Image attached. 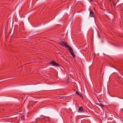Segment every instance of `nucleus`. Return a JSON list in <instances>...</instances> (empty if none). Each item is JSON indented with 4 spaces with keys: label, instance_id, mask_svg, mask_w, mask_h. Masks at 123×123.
<instances>
[{
    "label": "nucleus",
    "instance_id": "1",
    "mask_svg": "<svg viewBox=\"0 0 123 123\" xmlns=\"http://www.w3.org/2000/svg\"><path fill=\"white\" fill-rule=\"evenodd\" d=\"M71 54L72 55V56L74 58H75V55L74 54V52L73 51V50L72 48H70L68 50Z\"/></svg>",
    "mask_w": 123,
    "mask_h": 123
},
{
    "label": "nucleus",
    "instance_id": "2",
    "mask_svg": "<svg viewBox=\"0 0 123 123\" xmlns=\"http://www.w3.org/2000/svg\"><path fill=\"white\" fill-rule=\"evenodd\" d=\"M50 64L54 66H59V65L54 61H52L50 62Z\"/></svg>",
    "mask_w": 123,
    "mask_h": 123
},
{
    "label": "nucleus",
    "instance_id": "3",
    "mask_svg": "<svg viewBox=\"0 0 123 123\" xmlns=\"http://www.w3.org/2000/svg\"><path fill=\"white\" fill-rule=\"evenodd\" d=\"M64 46L68 50L71 48L67 44V43L66 42H65V43L64 45Z\"/></svg>",
    "mask_w": 123,
    "mask_h": 123
},
{
    "label": "nucleus",
    "instance_id": "4",
    "mask_svg": "<svg viewBox=\"0 0 123 123\" xmlns=\"http://www.w3.org/2000/svg\"><path fill=\"white\" fill-rule=\"evenodd\" d=\"M90 16L91 17H94V12L92 11H90Z\"/></svg>",
    "mask_w": 123,
    "mask_h": 123
},
{
    "label": "nucleus",
    "instance_id": "5",
    "mask_svg": "<svg viewBox=\"0 0 123 123\" xmlns=\"http://www.w3.org/2000/svg\"><path fill=\"white\" fill-rule=\"evenodd\" d=\"M78 111L79 112H84L83 108L82 107H80L78 109Z\"/></svg>",
    "mask_w": 123,
    "mask_h": 123
},
{
    "label": "nucleus",
    "instance_id": "6",
    "mask_svg": "<svg viewBox=\"0 0 123 123\" xmlns=\"http://www.w3.org/2000/svg\"><path fill=\"white\" fill-rule=\"evenodd\" d=\"M111 4V6L112 8H114L116 6L115 4L114 3L113 1H112L111 3H110Z\"/></svg>",
    "mask_w": 123,
    "mask_h": 123
},
{
    "label": "nucleus",
    "instance_id": "7",
    "mask_svg": "<svg viewBox=\"0 0 123 123\" xmlns=\"http://www.w3.org/2000/svg\"><path fill=\"white\" fill-rule=\"evenodd\" d=\"M65 43V42H62L61 45L63 47H64V45Z\"/></svg>",
    "mask_w": 123,
    "mask_h": 123
},
{
    "label": "nucleus",
    "instance_id": "8",
    "mask_svg": "<svg viewBox=\"0 0 123 123\" xmlns=\"http://www.w3.org/2000/svg\"><path fill=\"white\" fill-rule=\"evenodd\" d=\"M100 105L101 106H102V107H104V105H103V104H101V103L100 104Z\"/></svg>",
    "mask_w": 123,
    "mask_h": 123
},
{
    "label": "nucleus",
    "instance_id": "9",
    "mask_svg": "<svg viewBox=\"0 0 123 123\" xmlns=\"http://www.w3.org/2000/svg\"><path fill=\"white\" fill-rule=\"evenodd\" d=\"M76 93L78 95H80V94L77 91H76Z\"/></svg>",
    "mask_w": 123,
    "mask_h": 123
},
{
    "label": "nucleus",
    "instance_id": "10",
    "mask_svg": "<svg viewBox=\"0 0 123 123\" xmlns=\"http://www.w3.org/2000/svg\"><path fill=\"white\" fill-rule=\"evenodd\" d=\"M58 43L60 44L61 45L62 42H58Z\"/></svg>",
    "mask_w": 123,
    "mask_h": 123
},
{
    "label": "nucleus",
    "instance_id": "11",
    "mask_svg": "<svg viewBox=\"0 0 123 123\" xmlns=\"http://www.w3.org/2000/svg\"><path fill=\"white\" fill-rule=\"evenodd\" d=\"M109 1L110 3H111V2L112 1H113L112 0H109Z\"/></svg>",
    "mask_w": 123,
    "mask_h": 123
},
{
    "label": "nucleus",
    "instance_id": "12",
    "mask_svg": "<svg viewBox=\"0 0 123 123\" xmlns=\"http://www.w3.org/2000/svg\"><path fill=\"white\" fill-rule=\"evenodd\" d=\"M90 1H92V0H89Z\"/></svg>",
    "mask_w": 123,
    "mask_h": 123
},
{
    "label": "nucleus",
    "instance_id": "13",
    "mask_svg": "<svg viewBox=\"0 0 123 123\" xmlns=\"http://www.w3.org/2000/svg\"><path fill=\"white\" fill-rule=\"evenodd\" d=\"M38 102V101H35V102Z\"/></svg>",
    "mask_w": 123,
    "mask_h": 123
},
{
    "label": "nucleus",
    "instance_id": "14",
    "mask_svg": "<svg viewBox=\"0 0 123 123\" xmlns=\"http://www.w3.org/2000/svg\"><path fill=\"white\" fill-rule=\"evenodd\" d=\"M108 18V19H109V18Z\"/></svg>",
    "mask_w": 123,
    "mask_h": 123
},
{
    "label": "nucleus",
    "instance_id": "15",
    "mask_svg": "<svg viewBox=\"0 0 123 123\" xmlns=\"http://www.w3.org/2000/svg\"><path fill=\"white\" fill-rule=\"evenodd\" d=\"M109 119V118H108V120Z\"/></svg>",
    "mask_w": 123,
    "mask_h": 123
}]
</instances>
